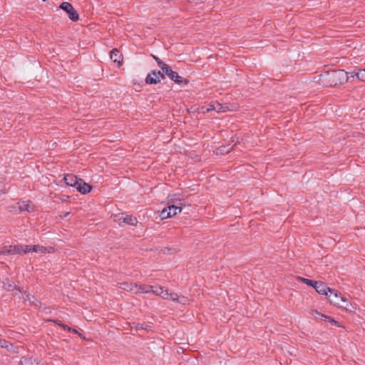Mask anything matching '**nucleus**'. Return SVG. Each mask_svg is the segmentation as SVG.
<instances>
[{"instance_id":"f257e3e1","label":"nucleus","mask_w":365,"mask_h":365,"mask_svg":"<svg viewBox=\"0 0 365 365\" xmlns=\"http://www.w3.org/2000/svg\"><path fill=\"white\" fill-rule=\"evenodd\" d=\"M348 80V73L344 70H333L321 73L319 76L318 81L324 86L333 87L344 84Z\"/></svg>"},{"instance_id":"f03ea898","label":"nucleus","mask_w":365,"mask_h":365,"mask_svg":"<svg viewBox=\"0 0 365 365\" xmlns=\"http://www.w3.org/2000/svg\"><path fill=\"white\" fill-rule=\"evenodd\" d=\"M329 293L327 297L331 304L335 306L343 307L345 309H348L349 302L347 299L344 297L341 294L335 289H329Z\"/></svg>"},{"instance_id":"7ed1b4c3","label":"nucleus","mask_w":365,"mask_h":365,"mask_svg":"<svg viewBox=\"0 0 365 365\" xmlns=\"http://www.w3.org/2000/svg\"><path fill=\"white\" fill-rule=\"evenodd\" d=\"M26 246V245H24L6 246L1 250H0V255L25 254L26 253V249L25 248Z\"/></svg>"},{"instance_id":"20e7f679","label":"nucleus","mask_w":365,"mask_h":365,"mask_svg":"<svg viewBox=\"0 0 365 365\" xmlns=\"http://www.w3.org/2000/svg\"><path fill=\"white\" fill-rule=\"evenodd\" d=\"M59 8L66 11L69 19L73 21H76L79 19V15L75 10L71 4L67 1L62 2Z\"/></svg>"},{"instance_id":"39448f33","label":"nucleus","mask_w":365,"mask_h":365,"mask_svg":"<svg viewBox=\"0 0 365 365\" xmlns=\"http://www.w3.org/2000/svg\"><path fill=\"white\" fill-rule=\"evenodd\" d=\"M165 78V74L162 73L160 71H153L151 73H148L146 78L145 83L148 84H157L160 82L161 79Z\"/></svg>"},{"instance_id":"423d86ee","label":"nucleus","mask_w":365,"mask_h":365,"mask_svg":"<svg viewBox=\"0 0 365 365\" xmlns=\"http://www.w3.org/2000/svg\"><path fill=\"white\" fill-rule=\"evenodd\" d=\"M166 74L172 81H175V83L179 85H186L188 83V81L182 76H180L178 73L173 71L170 67L166 68V71L164 73Z\"/></svg>"},{"instance_id":"0eeeda50","label":"nucleus","mask_w":365,"mask_h":365,"mask_svg":"<svg viewBox=\"0 0 365 365\" xmlns=\"http://www.w3.org/2000/svg\"><path fill=\"white\" fill-rule=\"evenodd\" d=\"M312 287L314 288L316 292L320 294L328 295L329 289H331V288L328 287L324 282L316 281Z\"/></svg>"},{"instance_id":"6e6552de","label":"nucleus","mask_w":365,"mask_h":365,"mask_svg":"<svg viewBox=\"0 0 365 365\" xmlns=\"http://www.w3.org/2000/svg\"><path fill=\"white\" fill-rule=\"evenodd\" d=\"M207 112L215 110L216 112H226L228 110V106H224L218 102L211 103L206 109Z\"/></svg>"},{"instance_id":"1a4fd4ad","label":"nucleus","mask_w":365,"mask_h":365,"mask_svg":"<svg viewBox=\"0 0 365 365\" xmlns=\"http://www.w3.org/2000/svg\"><path fill=\"white\" fill-rule=\"evenodd\" d=\"M185 200H179V205L170 204L168 205V210L171 212V216H175L182 212V206L185 205Z\"/></svg>"},{"instance_id":"9d476101","label":"nucleus","mask_w":365,"mask_h":365,"mask_svg":"<svg viewBox=\"0 0 365 365\" xmlns=\"http://www.w3.org/2000/svg\"><path fill=\"white\" fill-rule=\"evenodd\" d=\"M110 59L114 62L118 63V66L120 67L123 62V56L120 53V51L117 48H113L110 52Z\"/></svg>"},{"instance_id":"9b49d317","label":"nucleus","mask_w":365,"mask_h":365,"mask_svg":"<svg viewBox=\"0 0 365 365\" xmlns=\"http://www.w3.org/2000/svg\"><path fill=\"white\" fill-rule=\"evenodd\" d=\"M76 188L79 192L85 195L91 191L92 186L85 182L82 179H81Z\"/></svg>"},{"instance_id":"f8f14e48","label":"nucleus","mask_w":365,"mask_h":365,"mask_svg":"<svg viewBox=\"0 0 365 365\" xmlns=\"http://www.w3.org/2000/svg\"><path fill=\"white\" fill-rule=\"evenodd\" d=\"M80 180L81 178H78L76 175L73 174H67L64 177V181L66 184L69 186L75 187H76Z\"/></svg>"},{"instance_id":"ddd939ff","label":"nucleus","mask_w":365,"mask_h":365,"mask_svg":"<svg viewBox=\"0 0 365 365\" xmlns=\"http://www.w3.org/2000/svg\"><path fill=\"white\" fill-rule=\"evenodd\" d=\"M118 221L120 225H122L123 223L130 225H135L138 222L137 218L130 215H126L125 217L121 216L118 218Z\"/></svg>"},{"instance_id":"4468645a","label":"nucleus","mask_w":365,"mask_h":365,"mask_svg":"<svg viewBox=\"0 0 365 365\" xmlns=\"http://www.w3.org/2000/svg\"><path fill=\"white\" fill-rule=\"evenodd\" d=\"M18 205H19L18 208H19V212H23V211H27L29 212H31L34 210L33 206L31 205V202L29 200L19 202Z\"/></svg>"},{"instance_id":"2eb2a0df","label":"nucleus","mask_w":365,"mask_h":365,"mask_svg":"<svg viewBox=\"0 0 365 365\" xmlns=\"http://www.w3.org/2000/svg\"><path fill=\"white\" fill-rule=\"evenodd\" d=\"M0 284H1L2 287L7 291H12L16 289L17 290H19L20 293H21V290L20 289V288L17 287L12 282L9 281V279H6L2 282L0 281Z\"/></svg>"},{"instance_id":"dca6fc26","label":"nucleus","mask_w":365,"mask_h":365,"mask_svg":"<svg viewBox=\"0 0 365 365\" xmlns=\"http://www.w3.org/2000/svg\"><path fill=\"white\" fill-rule=\"evenodd\" d=\"M119 287L123 290L130 291L135 293L136 287L138 285L136 284H133L130 282H123L119 284Z\"/></svg>"},{"instance_id":"f3484780","label":"nucleus","mask_w":365,"mask_h":365,"mask_svg":"<svg viewBox=\"0 0 365 365\" xmlns=\"http://www.w3.org/2000/svg\"><path fill=\"white\" fill-rule=\"evenodd\" d=\"M25 248L26 249V252L32 251L35 252L43 253L46 250L45 247L41 245H26Z\"/></svg>"},{"instance_id":"a211bd4d","label":"nucleus","mask_w":365,"mask_h":365,"mask_svg":"<svg viewBox=\"0 0 365 365\" xmlns=\"http://www.w3.org/2000/svg\"><path fill=\"white\" fill-rule=\"evenodd\" d=\"M20 364L21 365H40L36 359L22 357Z\"/></svg>"},{"instance_id":"6ab92c4d","label":"nucleus","mask_w":365,"mask_h":365,"mask_svg":"<svg viewBox=\"0 0 365 365\" xmlns=\"http://www.w3.org/2000/svg\"><path fill=\"white\" fill-rule=\"evenodd\" d=\"M153 291V287L150 285H138L135 293H150Z\"/></svg>"},{"instance_id":"aec40b11","label":"nucleus","mask_w":365,"mask_h":365,"mask_svg":"<svg viewBox=\"0 0 365 365\" xmlns=\"http://www.w3.org/2000/svg\"><path fill=\"white\" fill-rule=\"evenodd\" d=\"M356 76L357 78L361 81L365 82V68L359 70L358 71H354L351 73V77Z\"/></svg>"},{"instance_id":"412c9836","label":"nucleus","mask_w":365,"mask_h":365,"mask_svg":"<svg viewBox=\"0 0 365 365\" xmlns=\"http://www.w3.org/2000/svg\"><path fill=\"white\" fill-rule=\"evenodd\" d=\"M179 200H183L182 198L180 197V195L175 194L173 195H170L168 197V205H170V204L179 205Z\"/></svg>"},{"instance_id":"4be33fe9","label":"nucleus","mask_w":365,"mask_h":365,"mask_svg":"<svg viewBox=\"0 0 365 365\" xmlns=\"http://www.w3.org/2000/svg\"><path fill=\"white\" fill-rule=\"evenodd\" d=\"M0 346L8 350H12L14 352L16 351L14 349L13 344L4 339H0Z\"/></svg>"},{"instance_id":"5701e85b","label":"nucleus","mask_w":365,"mask_h":365,"mask_svg":"<svg viewBox=\"0 0 365 365\" xmlns=\"http://www.w3.org/2000/svg\"><path fill=\"white\" fill-rule=\"evenodd\" d=\"M133 327H135L136 331H139V330H149L151 328L150 326H149L148 324H140V323H135V322H133Z\"/></svg>"},{"instance_id":"b1692460","label":"nucleus","mask_w":365,"mask_h":365,"mask_svg":"<svg viewBox=\"0 0 365 365\" xmlns=\"http://www.w3.org/2000/svg\"><path fill=\"white\" fill-rule=\"evenodd\" d=\"M168 206L165 208H164L160 213V217L162 219H165L172 217L171 216V212L168 210Z\"/></svg>"},{"instance_id":"393cba45","label":"nucleus","mask_w":365,"mask_h":365,"mask_svg":"<svg viewBox=\"0 0 365 365\" xmlns=\"http://www.w3.org/2000/svg\"><path fill=\"white\" fill-rule=\"evenodd\" d=\"M297 279L310 287H313L314 284V283L315 282V281H313V280H311V279H309L307 278L301 277H298Z\"/></svg>"},{"instance_id":"a878e982","label":"nucleus","mask_w":365,"mask_h":365,"mask_svg":"<svg viewBox=\"0 0 365 365\" xmlns=\"http://www.w3.org/2000/svg\"><path fill=\"white\" fill-rule=\"evenodd\" d=\"M231 148H229V145L227 146H221L217 149V153H228L230 151Z\"/></svg>"},{"instance_id":"bb28decb","label":"nucleus","mask_w":365,"mask_h":365,"mask_svg":"<svg viewBox=\"0 0 365 365\" xmlns=\"http://www.w3.org/2000/svg\"><path fill=\"white\" fill-rule=\"evenodd\" d=\"M55 324H56L57 325L61 327L64 330H67V331H71V328L70 327H68V325L66 324H64L61 322V321L58 320V319H55L53 321Z\"/></svg>"},{"instance_id":"cd10ccee","label":"nucleus","mask_w":365,"mask_h":365,"mask_svg":"<svg viewBox=\"0 0 365 365\" xmlns=\"http://www.w3.org/2000/svg\"><path fill=\"white\" fill-rule=\"evenodd\" d=\"M177 302L181 304H187L189 303L190 300L185 296H179V299Z\"/></svg>"},{"instance_id":"c85d7f7f","label":"nucleus","mask_w":365,"mask_h":365,"mask_svg":"<svg viewBox=\"0 0 365 365\" xmlns=\"http://www.w3.org/2000/svg\"><path fill=\"white\" fill-rule=\"evenodd\" d=\"M158 66L162 69L163 72L165 73L166 71V68H168L170 66L167 65L165 63H164L163 61H160L158 63Z\"/></svg>"},{"instance_id":"c756f323","label":"nucleus","mask_w":365,"mask_h":365,"mask_svg":"<svg viewBox=\"0 0 365 365\" xmlns=\"http://www.w3.org/2000/svg\"><path fill=\"white\" fill-rule=\"evenodd\" d=\"M179 299V295L175 292L169 293V299H171L173 302H177Z\"/></svg>"},{"instance_id":"7c9ffc66","label":"nucleus","mask_w":365,"mask_h":365,"mask_svg":"<svg viewBox=\"0 0 365 365\" xmlns=\"http://www.w3.org/2000/svg\"><path fill=\"white\" fill-rule=\"evenodd\" d=\"M164 289H165L164 287H156L155 289H153V291L152 292L155 294L156 295L160 296L161 292H163V291H164Z\"/></svg>"},{"instance_id":"2f4dec72","label":"nucleus","mask_w":365,"mask_h":365,"mask_svg":"<svg viewBox=\"0 0 365 365\" xmlns=\"http://www.w3.org/2000/svg\"><path fill=\"white\" fill-rule=\"evenodd\" d=\"M324 320H325V321H329V322H331L332 324H334V325H336V326H338V327H339L338 322L335 321L334 319L331 318L330 317L324 316Z\"/></svg>"},{"instance_id":"473e14b6","label":"nucleus","mask_w":365,"mask_h":365,"mask_svg":"<svg viewBox=\"0 0 365 365\" xmlns=\"http://www.w3.org/2000/svg\"><path fill=\"white\" fill-rule=\"evenodd\" d=\"M160 297L164 299H169V292L168 289H164L163 292H161Z\"/></svg>"},{"instance_id":"72a5a7b5","label":"nucleus","mask_w":365,"mask_h":365,"mask_svg":"<svg viewBox=\"0 0 365 365\" xmlns=\"http://www.w3.org/2000/svg\"><path fill=\"white\" fill-rule=\"evenodd\" d=\"M324 316L325 315L321 314L320 312H319L317 311H315V312H314V317L316 318H319V317L324 318Z\"/></svg>"},{"instance_id":"f704fd0d","label":"nucleus","mask_w":365,"mask_h":365,"mask_svg":"<svg viewBox=\"0 0 365 365\" xmlns=\"http://www.w3.org/2000/svg\"><path fill=\"white\" fill-rule=\"evenodd\" d=\"M70 331H71V332H73V333H74V334H78V335H79V336H80V337H81V338L83 337V336H82V334H80V333L78 331V330H76V329H72V328H71V330Z\"/></svg>"},{"instance_id":"c9c22d12","label":"nucleus","mask_w":365,"mask_h":365,"mask_svg":"<svg viewBox=\"0 0 365 365\" xmlns=\"http://www.w3.org/2000/svg\"><path fill=\"white\" fill-rule=\"evenodd\" d=\"M151 56H152V57L155 60V61L157 62V63H158V62H160V61H161L158 57H157V56H154V55H151Z\"/></svg>"},{"instance_id":"e433bc0d","label":"nucleus","mask_w":365,"mask_h":365,"mask_svg":"<svg viewBox=\"0 0 365 365\" xmlns=\"http://www.w3.org/2000/svg\"><path fill=\"white\" fill-rule=\"evenodd\" d=\"M26 299H29V301H31V299L29 297V294H26Z\"/></svg>"},{"instance_id":"4c0bfd02","label":"nucleus","mask_w":365,"mask_h":365,"mask_svg":"<svg viewBox=\"0 0 365 365\" xmlns=\"http://www.w3.org/2000/svg\"><path fill=\"white\" fill-rule=\"evenodd\" d=\"M43 1H45L46 0H43Z\"/></svg>"}]
</instances>
